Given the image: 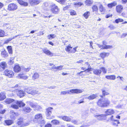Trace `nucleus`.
Here are the masks:
<instances>
[{"label": "nucleus", "mask_w": 127, "mask_h": 127, "mask_svg": "<svg viewBox=\"0 0 127 127\" xmlns=\"http://www.w3.org/2000/svg\"><path fill=\"white\" fill-rule=\"evenodd\" d=\"M110 101L107 99L100 98L96 102L97 106L101 108L107 107L109 106L110 104Z\"/></svg>", "instance_id": "f257e3e1"}, {"label": "nucleus", "mask_w": 127, "mask_h": 127, "mask_svg": "<svg viewBox=\"0 0 127 127\" xmlns=\"http://www.w3.org/2000/svg\"><path fill=\"white\" fill-rule=\"evenodd\" d=\"M78 47V46H76L72 48L70 44H69L66 46L65 50L66 51L70 53H75L76 51V49Z\"/></svg>", "instance_id": "f03ea898"}, {"label": "nucleus", "mask_w": 127, "mask_h": 127, "mask_svg": "<svg viewBox=\"0 0 127 127\" xmlns=\"http://www.w3.org/2000/svg\"><path fill=\"white\" fill-rule=\"evenodd\" d=\"M50 11L53 14H57L60 11L58 6L55 4H53L50 6Z\"/></svg>", "instance_id": "7ed1b4c3"}, {"label": "nucleus", "mask_w": 127, "mask_h": 127, "mask_svg": "<svg viewBox=\"0 0 127 127\" xmlns=\"http://www.w3.org/2000/svg\"><path fill=\"white\" fill-rule=\"evenodd\" d=\"M3 75L9 78H12L14 75V73L12 70L6 69L4 72Z\"/></svg>", "instance_id": "20e7f679"}, {"label": "nucleus", "mask_w": 127, "mask_h": 127, "mask_svg": "<svg viewBox=\"0 0 127 127\" xmlns=\"http://www.w3.org/2000/svg\"><path fill=\"white\" fill-rule=\"evenodd\" d=\"M97 4L99 5L98 9L100 12L101 14H104L106 12V9L100 2H97Z\"/></svg>", "instance_id": "39448f33"}, {"label": "nucleus", "mask_w": 127, "mask_h": 127, "mask_svg": "<svg viewBox=\"0 0 127 127\" xmlns=\"http://www.w3.org/2000/svg\"><path fill=\"white\" fill-rule=\"evenodd\" d=\"M18 8L17 5L15 4L12 3L9 4L8 6L7 9L9 11H14Z\"/></svg>", "instance_id": "423d86ee"}, {"label": "nucleus", "mask_w": 127, "mask_h": 127, "mask_svg": "<svg viewBox=\"0 0 127 127\" xmlns=\"http://www.w3.org/2000/svg\"><path fill=\"white\" fill-rule=\"evenodd\" d=\"M115 10L118 14H121L124 10L123 6L121 4H118L116 6Z\"/></svg>", "instance_id": "0eeeda50"}, {"label": "nucleus", "mask_w": 127, "mask_h": 127, "mask_svg": "<svg viewBox=\"0 0 127 127\" xmlns=\"http://www.w3.org/2000/svg\"><path fill=\"white\" fill-rule=\"evenodd\" d=\"M15 92H16L17 95L20 98L23 97L25 95V92L23 90H18V89H16L15 91L14 90L13 91V92L14 93Z\"/></svg>", "instance_id": "6e6552de"}, {"label": "nucleus", "mask_w": 127, "mask_h": 127, "mask_svg": "<svg viewBox=\"0 0 127 127\" xmlns=\"http://www.w3.org/2000/svg\"><path fill=\"white\" fill-rule=\"evenodd\" d=\"M53 109V108L52 107H48L46 109L45 113L47 117H49L51 116Z\"/></svg>", "instance_id": "1a4fd4ad"}, {"label": "nucleus", "mask_w": 127, "mask_h": 127, "mask_svg": "<svg viewBox=\"0 0 127 127\" xmlns=\"http://www.w3.org/2000/svg\"><path fill=\"white\" fill-rule=\"evenodd\" d=\"M83 91L82 90L78 89H75L70 90H69V94H78L82 93Z\"/></svg>", "instance_id": "9d476101"}, {"label": "nucleus", "mask_w": 127, "mask_h": 127, "mask_svg": "<svg viewBox=\"0 0 127 127\" xmlns=\"http://www.w3.org/2000/svg\"><path fill=\"white\" fill-rule=\"evenodd\" d=\"M95 117L99 121L104 120L106 119L105 115L104 114H103L98 115H95Z\"/></svg>", "instance_id": "9b49d317"}, {"label": "nucleus", "mask_w": 127, "mask_h": 127, "mask_svg": "<svg viewBox=\"0 0 127 127\" xmlns=\"http://www.w3.org/2000/svg\"><path fill=\"white\" fill-rule=\"evenodd\" d=\"M13 70L16 73L19 72L21 70V68L19 64H17L15 65L13 68Z\"/></svg>", "instance_id": "f8f14e48"}, {"label": "nucleus", "mask_w": 127, "mask_h": 127, "mask_svg": "<svg viewBox=\"0 0 127 127\" xmlns=\"http://www.w3.org/2000/svg\"><path fill=\"white\" fill-rule=\"evenodd\" d=\"M115 112L114 110L112 109H109L106 110L105 113L106 115H110L114 113Z\"/></svg>", "instance_id": "ddd939ff"}, {"label": "nucleus", "mask_w": 127, "mask_h": 127, "mask_svg": "<svg viewBox=\"0 0 127 127\" xmlns=\"http://www.w3.org/2000/svg\"><path fill=\"white\" fill-rule=\"evenodd\" d=\"M6 63L5 62H2L0 63V71H2L6 67Z\"/></svg>", "instance_id": "4468645a"}, {"label": "nucleus", "mask_w": 127, "mask_h": 127, "mask_svg": "<svg viewBox=\"0 0 127 127\" xmlns=\"http://www.w3.org/2000/svg\"><path fill=\"white\" fill-rule=\"evenodd\" d=\"M43 52L45 54L49 56H50L52 57L54 55L50 51L45 48L42 50Z\"/></svg>", "instance_id": "2eb2a0df"}, {"label": "nucleus", "mask_w": 127, "mask_h": 127, "mask_svg": "<svg viewBox=\"0 0 127 127\" xmlns=\"http://www.w3.org/2000/svg\"><path fill=\"white\" fill-rule=\"evenodd\" d=\"M26 92L29 94L34 95L37 94L35 90H32L30 88H28L26 90Z\"/></svg>", "instance_id": "dca6fc26"}, {"label": "nucleus", "mask_w": 127, "mask_h": 127, "mask_svg": "<svg viewBox=\"0 0 127 127\" xmlns=\"http://www.w3.org/2000/svg\"><path fill=\"white\" fill-rule=\"evenodd\" d=\"M29 1L31 5L38 4L40 2V1L37 0H29Z\"/></svg>", "instance_id": "f3484780"}, {"label": "nucleus", "mask_w": 127, "mask_h": 127, "mask_svg": "<svg viewBox=\"0 0 127 127\" xmlns=\"http://www.w3.org/2000/svg\"><path fill=\"white\" fill-rule=\"evenodd\" d=\"M4 123L5 125L9 126L13 124L14 123V121L12 120L7 119L4 120Z\"/></svg>", "instance_id": "a211bd4d"}, {"label": "nucleus", "mask_w": 127, "mask_h": 127, "mask_svg": "<svg viewBox=\"0 0 127 127\" xmlns=\"http://www.w3.org/2000/svg\"><path fill=\"white\" fill-rule=\"evenodd\" d=\"M42 118L43 116L41 114H37L34 116V119L36 121H40L42 120Z\"/></svg>", "instance_id": "6ab92c4d"}, {"label": "nucleus", "mask_w": 127, "mask_h": 127, "mask_svg": "<svg viewBox=\"0 0 127 127\" xmlns=\"http://www.w3.org/2000/svg\"><path fill=\"white\" fill-rule=\"evenodd\" d=\"M18 77L19 78L26 80L28 79L29 76L25 75L23 73H19L18 74Z\"/></svg>", "instance_id": "aec40b11"}, {"label": "nucleus", "mask_w": 127, "mask_h": 127, "mask_svg": "<svg viewBox=\"0 0 127 127\" xmlns=\"http://www.w3.org/2000/svg\"><path fill=\"white\" fill-rule=\"evenodd\" d=\"M97 45L99 48L102 47V48L101 49H110L112 48L113 47V46L112 45H105V46H103V45H100L99 44H98Z\"/></svg>", "instance_id": "412c9836"}, {"label": "nucleus", "mask_w": 127, "mask_h": 127, "mask_svg": "<svg viewBox=\"0 0 127 127\" xmlns=\"http://www.w3.org/2000/svg\"><path fill=\"white\" fill-rule=\"evenodd\" d=\"M32 109L29 107H26L23 108L22 111L25 113H30L32 111Z\"/></svg>", "instance_id": "4be33fe9"}, {"label": "nucleus", "mask_w": 127, "mask_h": 127, "mask_svg": "<svg viewBox=\"0 0 127 127\" xmlns=\"http://www.w3.org/2000/svg\"><path fill=\"white\" fill-rule=\"evenodd\" d=\"M110 53L108 52H103L100 53L99 55L100 57L103 59L105 57H108Z\"/></svg>", "instance_id": "5701e85b"}, {"label": "nucleus", "mask_w": 127, "mask_h": 127, "mask_svg": "<svg viewBox=\"0 0 127 127\" xmlns=\"http://www.w3.org/2000/svg\"><path fill=\"white\" fill-rule=\"evenodd\" d=\"M1 56L3 58H6L8 56V55L7 51L4 49L1 51Z\"/></svg>", "instance_id": "b1692460"}, {"label": "nucleus", "mask_w": 127, "mask_h": 127, "mask_svg": "<svg viewBox=\"0 0 127 127\" xmlns=\"http://www.w3.org/2000/svg\"><path fill=\"white\" fill-rule=\"evenodd\" d=\"M117 5V3L116 2L114 1L108 4L107 6L109 8L111 9L113 7L116 5Z\"/></svg>", "instance_id": "393cba45"}, {"label": "nucleus", "mask_w": 127, "mask_h": 127, "mask_svg": "<svg viewBox=\"0 0 127 127\" xmlns=\"http://www.w3.org/2000/svg\"><path fill=\"white\" fill-rule=\"evenodd\" d=\"M102 95H100V96L101 98H103L105 97L106 95H109V93L107 91H106L104 89H102Z\"/></svg>", "instance_id": "a878e982"}, {"label": "nucleus", "mask_w": 127, "mask_h": 127, "mask_svg": "<svg viewBox=\"0 0 127 127\" xmlns=\"http://www.w3.org/2000/svg\"><path fill=\"white\" fill-rule=\"evenodd\" d=\"M15 100L11 98H7L4 101L5 103L7 104H10L15 101Z\"/></svg>", "instance_id": "bb28decb"}, {"label": "nucleus", "mask_w": 127, "mask_h": 127, "mask_svg": "<svg viewBox=\"0 0 127 127\" xmlns=\"http://www.w3.org/2000/svg\"><path fill=\"white\" fill-rule=\"evenodd\" d=\"M6 98L5 93L3 92H0V101L4 100Z\"/></svg>", "instance_id": "cd10ccee"}, {"label": "nucleus", "mask_w": 127, "mask_h": 127, "mask_svg": "<svg viewBox=\"0 0 127 127\" xmlns=\"http://www.w3.org/2000/svg\"><path fill=\"white\" fill-rule=\"evenodd\" d=\"M16 103L18 106V107H22L24 106L25 105V104L22 101H18L17 100L16 101Z\"/></svg>", "instance_id": "c85d7f7f"}, {"label": "nucleus", "mask_w": 127, "mask_h": 127, "mask_svg": "<svg viewBox=\"0 0 127 127\" xmlns=\"http://www.w3.org/2000/svg\"><path fill=\"white\" fill-rule=\"evenodd\" d=\"M124 20L123 19L121 18H118L117 19H116L115 21L116 23L118 24L119 23L122 22V24H125L127 23V21H125L123 22Z\"/></svg>", "instance_id": "c756f323"}, {"label": "nucleus", "mask_w": 127, "mask_h": 127, "mask_svg": "<svg viewBox=\"0 0 127 127\" xmlns=\"http://www.w3.org/2000/svg\"><path fill=\"white\" fill-rule=\"evenodd\" d=\"M92 11L93 12H95V13H96V14L99 15V13H97L98 11V8L97 6L95 5H93L92 7Z\"/></svg>", "instance_id": "7c9ffc66"}, {"label": "nucleus", "mask_w": 127, "mask_h": 127, "mask_svg": "<svg viewBox=\"0 0 127 127\" xmlns=\"http://www.w3.org/2000/svg\"><path fill=\"white\" fill-rule=\"evenodd\" d=\"M105 77L108 79L112 80H115L116 78V76L114 75H106Z\"/></svg>", "instance_id": "2f4dec72"}, {"label": "nucleus", "mask_w": 127, "mask_h": 127, "mask_svg": "<svg viewBox=\"0 0 127 127\" xmlns=\"http://www.w3.org/2000/svg\"><path fill=\"white\" fill-rule=\"evenodd\" d=\"M102 72L100 69H95L94 70L93 73L94 74L96 75H100Z\"/></svg>", "instance_id": "473e14b6"}, {"label": "nucleus", "mask_w": 127, "mask_h": 127, "mask_svg": "<svg viewBox=\"0 0 127 127\" xmlns=\"http://www.w3.org/2000/svg\"><path fill=\"white\" fill-rule=\"evenodd\" d=\"M17 1L21 5L24 6H27L28 5V3L27 2H24L22 0H17Z\"/></svg>", "instance_id": "72a5a7b5"}, {"label": "nucleus", "mask_w": 127, "mask_h": 127, "mask_svg": "<svg viewBox=\"0 0 127 127\" xmlns=\"http://www.w3.org/2000/svg\"><path fill=\"white\" fill-rule=\"evenodd\" d=\"M19 114L18 113H15L14 112H12V114L10 116V118L12 119H15L17 117Z\"/></svg>", "instance_id": "f704fd0d"}, {"label": "nucleus", "mask_w": 127, "mask_h": 127, "mask_svg": "<svg viewBox=\"0 0 127 127\" xmlns=\"http://www.w3.org/2000/svg\"><path fill=\"white\" fill-rule=\"evenodd\" d=\"M51 122L53 125H59L60 123L59 121L55 119L52 120Z\"/></svg>", "instance_id": "c9c22d12"}, {"label": "nucleus", "mask_w": 127, "mask_h": 127, "mask_svg": "<svg viewBox=\"0 0 127 127\" xmlns=\"http://www.w3.org/2000/svg\"><path fill=\"white\" fill-rule=\"evenodd\" d=\"M62 119L66 122H70L71 120V119L69 117L66 116H63L61 117Z\"/></svg>", "instance_id": "e433bc0d"}, {"label": "nucleus", "mask_w": 127, "mask_h": 127, "mask_svg": "<svg viewBox=\"0 0 127 127\" xmlns=\"http://www.w3.org/2000/svg\"><path fill=\"white\" fill-rule=\"evenodd\" d=\"M97 97L96 94H93L88 96L87 98L89 100H92L94 99Z\"/></svg>", "instance_id": "4c0bfd02"}, {"label": "nucleus", "mask_w": 127, "mask_h": 127, "mask_svg": "<svg viewBox=\"0 0 127 127\" xmlns=\"http://www.w3.org/2000/svg\"><path fill=\"white\" fill-rule=\"evenodd\" d=\"M120 124L119 121L118 120H115L112 122V125L115 127H118V124Z\"/></svg>", "instance_id": "58836bf2"}, {"label": "nucleus", "mask_w": 127, "mask_h": 127, "mask_svg": "<svg viewBox=\"0 0 127 127\" xmlns=\"http://www.w3.org/2000/svg\"><path fill=\"white\" fill-rule=\"evenodd\" d=\"M39 74L37 72H35L34 73L33 75L32 78V79L34 80L37 79L39 78Z\"/></svg>", "instance_id": "ea45409f"}, {"label": "nucleus", "mask_w": 127, "mask_h": 127, "mask_svg": "<svg viewBox=\"0 0 127 127\" xmlns=\"http://www.w3.org/2000/svg\"><path fill=\"white\" fill-rule=\"evenodd\" d=\"M83 5V3L81 2H78L74 3V5L75 7H79Z\"/></svg>", "instance_id": "a19ab883"}, {"label": "nucleus", "mask_w": 127, "mask_h": 127, "mask_svg": "<svg viewBox=\"0 0 127 127\" xmlns=\"http://www.w3.org/2000/svg\"><path fill=\"white\" fill-rule=\"evenodd\" d=\"M3 105L0 103V114H3L5 112L6 110L5 109L1 110L3 108Z\"/></svg>", "instance_id": "79ce46f5"}, {"label": "nucleus", "mask_w": 127, "mask_h": 127, "mask_svg": "<svg viewBox=\"0 0 127 127\" xmlns=\"http://www.w3.org/2000/svg\"><path fill=\"white\" fill-rule=\"evenodd\" d=\"M90 14V12L89 11H86L83 14V16L86 19L88 18Z\"/></svg>", "instance_id": "37998d69"}, {"label": "nucleus", "mask_w": 127, "mask_h": 127, "mask_svg": "<svg viewBox=\"0 0 127 127\" xmlns=\"http://www.w3.org/2000/svg\"><path fill=\"white\" fill-rule=\"evenodd\" d=\"M93 3V1L91 0H86L85 1V4L87 6H90Z\"/></svg>", "instance_id": "c03bdc74"}, {"label": "nucleus", "mask_w": 127, "mask_h": 127, "mask_svg": "<svg viewBox=\"0 0 127 127\" xmlns=\"http://www.w3.org/2000/svg\"><path fill=\"white\" fill-rule=\"evenodd\" d=\"M7 49L8 53L9 54H12V47L10 46H8L7 47Z\"/></svg>", "instance_id": "a18cd8bd"}, {"label": "nucleus", "mask_w": 127, "mask_h": 127, "mask_svg": "<svg viewBox=\"0 0 127 127\" xmlns=\"http://www.w3.org/2000/svg\"><path fill=\"white\" fill-rule=\"evenodd\" d=\"M18 35H16L14 37H13L12 38H9L8 39H7L4 42V44H6L8 43L11 40L13 39L14 38H15Z\"/></svg>", "instance_id": "49530a36"}, {"label": "nucleus", "mask_w": 127, "mask_h": 127, "mask_svg": "<svg viewBox=\"0 0 127 127\" xmlns=\"http://www.w3.org/2000/svg\"><path fill=\"white\" fill-rule=\"evenodd\" d=\"M70 14L71 16L76 15L77 14L76 11L73 10H70Z\"/></svg>", "instance_id": "de8ad7c7"}, {"label": "nucleus", "mask_w": 127, "mask_h": 127, "mask_svg": "<svg viewBox=\"0 0 127 127\" xmlns=\"http://www.w3.org/2000/svg\"><path fill=\"white\" fill-rule=\"evenodd\" d=\"M23 120H20L18 121L17 124L18 125H21V126L24 127L25 126V125L23 124Z\"/></svg>", "instance_id": "09e8293b"}, {"label": "nucleus", "mask_w": 127, "mask_h": 127, "mask_svg": "<svg viewBox=\"0 0 127 127\" xmlns=\"http://www.w3.org/2000/svg\"><path fill=\"white\" fill-rule=\"evenodd\" d=\"M5 35V32L2 30L0 29V37H3Z\"/></svg>", "instance_id": "8fccbe9b"}, {"label": "nucleus", "mask_w": 127, "mask_h": 127, "mask_svg": "<svg viewBox=\"0 0 127 127\" xmlns=\"http://www.w3.org/2000/svg\"><path fill=\"white\" fill-rule=\"evenodd\" d=\"M55 37V36L54 34H50L47 36L48 38L49 39H51L53 38H54Z\"/></svg>", "instance_id": "3c124183"}, {"label": "nucleus", "mask_w": 127, "mask_h": 127, "mask_svg": "<svg viewBox=\"0 0 127 127\" xmlns=\"http://www.w3.org/2000/svg\"><path fill=\"white\" fill-rule=\"evenodd\" d=\"M11 107L13 109H19L18 106L17 105L15 104H12L11 106Z\"/></svg>", "instance_id": "603ef678"}, {"label": "nucleus", "mask_w": 127, "mask_h": 127, "mask_svg": "<svg viewBox=\"0 0 127 127\" xmlns=\"http://www.w3.org/2000/svg\"><path fill=\"white\" fill-rule=\"evenodd\" d=\"M67 94H69V90L64 91L61 92V95H65Z\"/></svg>", "instance_id": "864d4df0"}, {"label": "nucleus", "mask_w": 127, "mask_h": 127, "mask_svg": "<svg viewBox=\"0 0 127 127\" xmlns=\"http://www.w3.org/2000/svg\"><path fill=\"white\" fill-rule=\"evenodd\" d=\"M100 70H101L102 72L104 74L106 73L107 70L104 67H101L100 68Z\"/></svg>", "instance_id": "5fc2aeb1"}, {"label": "nucleus", "mask_w": 127, "mask_h": 127, "mask_svg": "<svg viewBox=\"0 0 127 127\" xmlns=\"http://www.w3.org/2000/svg\"><path fill=\"white\" fill-rule=\"evenodd\" d=\"M70 5H67L63 8V11H65L67 10L70 7Z\"/></svg>", "instance_id": "6e6d98bb"}, {"label": "nucleus", "mask_w": 127, "mask_h": 127, "mask_svg": "<svg viewBox=\"0 0 127 127\" xmlns=\"http://www.w3.org/2000/svg\"><path fill=\"white\" fill-rule=\"evenodd\" d=\"M7 11L5 10H4L2 11V14L3 16H6L7 15Z\"/></svg>", "instance_id": "4d7b16f0"}, {"label": "nucleus", "mask_w": 127, "mask_h": 127, "mask_svg": "<svg viewBox=\"0 0 127 127\" xmlns=\"http://www.w3.org/2000/svg\"><path fill=\"white\" fill-rule=\"evenodd\" d=\"M30 69V67H28L27 68H24L23 70L24 71L27 72L29 71Z\"/></svg>", "instance_id": "13d9d810"}, {"label": "nucleus", "mask_w": 127, "mask_h": 127, "mask_svg": "<svg viewBox=\"0 0 127 127\" xmlns=\"http://www.w3.org/2000/svg\"><path fill=\"white\" fill-rule=\"evenodd\" d=\"M84 66L85 67H90V65L89 63L86 62L84 64Z\"/></svg>", "instance_id": "bf43d9fd"}, {"label": "nucleus", "mask_w": 127, "mask_h": 127, "mask_svg": "<svg viewBox=\"0 0 127 127\" xmlns=\"http://www.w3.org/2000/svg\"><path fill=\"white\" fill-rule=\"evenodd\" d=\"M84 72V71H81L80 72H78L77 73L78 75H79L80 76H82V75H85L83 74V73Z\"/></svg>", "instance_id": "052dcab7"}, {"label": "nucleus", "mask_w": 127, "mask_h": 127, "mask_svg": "<svg viewBox=\"0 0 127 127\" xmlns=\"http://www.w3.org/2000/svg\"><path fill=\"white\" fill-rule=\"evenodd\" d=\"M108 27L111 29L112 30L115 28L114 26L113 25H110Z\"/></svg>", "instance_id": "680f3d73"}, {"label": "nucleus", "mask_w": 127, "mask_h": 127, "mask_svg": "<svg viewBox=\"0 0 127 127\" xmlns=\"http://www.w3.org/2000/svg\"><path fill=\"white\" fill-rule=\"evenodd\" d=\"M90 43V46L91 48L93 49V41H91L89 42Z\"/></svg>", "instance_id": "e2e57ef3"}, {"label": "nucleus", "mask_w": 127, "mask_h": 127, "mask_svg": "<svg viewBox=\"0 0 127 127\" xmlns=\"http://www.w3.org/2000/svg\"><path fill=\"white\" fill-rule=\"evenodd\" d=\"M45 123V122L44 120H42L40 121V124L42 125H43Z\"/></svg>", "instance_id": "0e129e2a"}, {"label": "nucleus", "mask_w": 127, "mask_h": 127, "mask_svg": "<svg viewBox=\"0 0 127 127\" xmlns=\"http://www.w3.org/2000/svg\"><path fill=\"white\" fill-rule=\"evenodd\" d=\"M52 125L50 123H47L45 125L44 127H52Z\"/></svg>", "instance_id": "69168bd1"}, {"label": "nucleus", "mask_w": 127, "mask_h": 127, "mask_svg": "<svg viewBox=\"0 0 127 127\" xmlns=\"http://www.w3.org/2000/svg\"><path fill=\"white\" fill-rule=\"evenodd\" d=\"M112 15L110 14H107L105 16V17L106 18H109V17H112Z\"/></svg>", "instance_id": "338daca9"}, {"label": "nucleus", "mask_w": 127, "mask_h": 127, "mask_svg": "<svg viewBox=\"0 0 127 127\" xmlns=\"http://www.w3.org/2000/svg\"><path fill=\"white\" fill-rule=\"evenodd\" d=\"M127 35V33H124L122 34L121 36V37L122 38H124L126 37Z\"/></svg>", "instance_id": "774afa93"}]
</instances>
